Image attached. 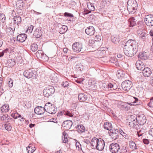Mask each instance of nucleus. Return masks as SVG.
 <instances>
[{"label":"nucleus","instance_id":"f257e3e1","mask_svg":"<svg viewBox=\"0 0 153 153\" xmlns=\"http://www.w3.org/2000/svg\"><path fill=\"white\" fill-rule=\"evenodd\" d=\"M136 42L134 39H129L126 43L123 48L124 52L128 56H132L137 51Z\"/></svg>","mask_w":153,"mask_h":153},{"label":"nucleus","instance_id":"f03ea898","mask_svg":"<svg viewBox=\"0 0 153 153\" xmlns=\"http://www.w3.org/2000/svg\"><path fill=\"white\" fill-rule=\"evenodd\" d=\"M137 4L135 0H128L127 4V8L129 13L133 14L136 11Z\"/></svg>","mask_w":153,"mask_h":153},{"label":"nucleus","instance_id":"7ed1b4c3","mask_svg":"<svg viewBox=\"0 0 153 153\" xmlns=\"http://www.w3.org/2000/svg\"><path fill=\"white\" fill-rule=\"evenodd\" d=\"M44 109L46 112L51 114H54L56 111V108H55L54 105L49 102L45 104Z\"/></svg>","mask_w":153,"mask_h":153},{"label":"nucleus","instance_id":"20e7f679","mask_svg":"<svg viewBox=\"0 0 153 153\" xmlns=\"http://www.w3.org/2000/svg\"><path fill=\"white\" fill-rule=\"evenodd\" d=\"M55 91L54 87L50 85L45 88L43 90V92L45 97H48L53 94Z\"/></svg>","mask_w":153,"mask_h":153},{"label":"nucleus","instance_id":"39448f33","mask_svg":"<svg viewBox=\"0 0 153 153\" xmlns=\"http://www.w3.org/2000/svg\"><path fill=\"white\" fill-rule=\"evenodd\" d=\"M93 2L97 3V2L95 1H93L92 2H89L87 3L88 9H86V10L84 12V14H87L94 10L96 4Z\"/></svg>","mask_w":153,"mask_h":153},{"label":"nucleus","instance_id":"423d86ee","mask_svg":"<svg viewBox=\"0 0 153 153\" xmlns=\"http://www.w3.org/2000/svg\"><path fill=\"white\" fill-rule=\"evenodd\" d=\"M110 151L112 153H117L120 151V148L119 144L116 143H113L109 146Z\"/></svg>","mask_w":153,"mask_h":153},{"label":"nucleus","instance_id":"0eeeda50","mask_svg":"<svg viewBox=\"0 0 153 153\" xmlns=\"http://www.w3.org/2000/svg\"><path fill=\"white\" fill-rule=\"evenodd\" d=\"M111 138L114 140L117 139L120 135L119 129L112 128L108 132Z\"/></svg>","mask_w":153,"mask_h":153},{"label":"nucleus","instance_id":"6e6552de","mask_svg":"<svg viewBox=\"0 0 153 153\" xmlns=\"http://www.w3.org/2000/svg\"><path fill=\"white\" fill-rule=\"evenodd\" d=\"M36 74L35 72L31 69H29L25 70L23 74L24 76L27 78H32L33 79L36 78Z\"/></svg>","mask_w":153,"mask_h":153},{"label":"nucleus","instance_id":"1a4fd4ad","mask_svg":"<svg viewBox=\"0 0 153 153\" xmlns=\"http://www.w3.org/2000/svg\"><path fill=\"white\" fill-rule=\"evenodd\" d=\"M132 86V82L129 80H126L123 82L121 87L124 91H128Z\"/></svg>","mask_w":153,"mask_h":153},{"label":"nucleus","instance_id":"9d476101","mask_svg":"<svg viewBox=\"0 0 153 153\" xmlns=\"http://www.w3.org/2000/svg\"><path fill=\"white\" fill-rule=\"evenodd\" d=\"M136 119L137 121L138 124L141 126L143 125L146 121V117L143 114H138L136 117Z\"/></svg>","mask_w":153,"mask_h":153},{"label":"nucleus","instance_id":"9b49d317","mask_svg":"<svg viewBox=\"0 0 153 153\" xmlns=\"http://www.w3.org/2000/svg\"><path fill=\"white\" fill-rule=\"evenodd\" d=\"M145 24L148 26H153V15H149L146 16L144 19Z\"/></svg>","mask_w":153,"mask_h":153},{"label":"nucleus","instance_id":"f8f14e48","mask_svg":"<svg viewBox=\"0 0 153 153\" xmlns=\"http://www.w3.org/2000/svg\"><path fill=\"white\" fill-rule=\"evenodd\" d=\"M118 107L123 110L127 111L130 109V106L127 104L126 102H120L117 103Z\"/></svg>","mask_w":153,"mask_h":153},{"label":"nucleus","instance_id":"ddd939ff","mask_svg":"<svg viewBox=\"0 0 153 153\" xmlns=\"http://www.w3.org/2000/svg\"><path fill=\"white\" fill-rule=\"evenodd\" d=\"M73 124L72 122L70 120L65 121L62 123V126L64 128V129L68 130Z\"/></svg>","mask_w":153,"mask_h":153},{"label":"nucleus","instance_id":"4468645a","mask_svg":"<svg viewBox=\"0 0 153 153\" xmlns=\"http://www.w3.org/2000/svg\"><path fill=\"white\" fill-rule=\"evenodd\" d=\"M97 144V149L99 151H101L103 149L105 144V142L103 139L99 138Z\"/></svg>","mask_w":153,"mask_h":153},{"label":"nucleus","instance_id":"2eb2a0df","mask_svg":"<svg viewBox=\"0 0 153 153\" xmlns=\"http://www.w3.org/2000/svg\"><path fill=\"white\" fill-rule=\"evenodd\" d=\"M95 32L94 27L92 26H90L86 28L85 30V32L86 34L89 36L93 35Z\"/></svg>","mask_w":153,"mask_h":153},{"label":"nucleus","instance_id":"dca6fc26","mask_svg":"<svg viewBox=\"0 0 153 153\" xmlns=\"http://www.w3.org/2000/svg\"><path fill=\"white\" fill-rule=\"evenodd\" d=\"M99 140V138L98 139L95 137H94L92 139L90 142L91 146L92 149H97V144Z\"/></svg>","mask_w":153,"mask_h":153},{"label":"nucleus","instance_id":"f3484780","mask_svg":"<svg viewBox=\"0 0 153 153\" xmlns=\"http://www.w3.org/2000/svg\"><path fill=\"white\" fill-rule=\"evenodd\" d=\"M45 111L44 108L42 106H38L36 107L34 110L35 113L38 115H41L43 114Z\"/></svg>","mask_w":153,"mask_h":153},{"label":"nucleus","instance_id":"a211bd4d","mask_svg":"<svg viewBox=\"0 0 153 153\" xmlns=\"http://www.w3.org/2000/svg\"><path fill=\"white\" fill-rule=\"evenodd\" d=\"M27 38V36L26 34H21L17 36L16 39L19 42H23Z\"/></svg>","mask_w":153,"mask_h":153},{"label":"nucleus","instance_id":"6ab92c4d","mask_svg":"<svg viewBox=\"0 0 153 153\" xmlns=\"http://www.w3.org/2000/svg\"><path fill=\"white\" fill-rule=\"evenodd\" d=\"M42 29L41 27H39L36 29L33 35L36 38H39L42 36Z\"/></svg>","mask_w":153,"mask_h":153},{"label":"nucleus","instance_id":"aec40b11","mask_svg":"<svg viewBox=\"0 0 153 153\" xmlns=\"http://www.w3.org/2000/svg\"><path fill=\"white\" fill-rule=\"evenodd\" d=\"M142 71L143 76L145 77H149L152 74V71L150 68L148 67L144 68Z\"/></svg>","mask_w":153,"mask_h":153},{"label":"nucleus","instance_id":"412c9836","mask_svg":"<svg viewBox=\"0 0 153 153\" xmlns=\"http://www.w3.org/2000/svg\"><path fill=\"white\" fill-rule=\"evenodd\" d=\"M87 96L83 93L79 94L78 96V99L80 102H84L87 100Z\"/></svg>","mask_w":153,"mask_h":153},{"label":"nucleus","instance_id":"4be33fe9","mask_svg":"<svg viewBox=\"0 0 153 153\" xmlns=\"http://www.w3.org/2000/svg\"><path fill=\"white\" fill-rule=\"evenodd\" d=\"M136 68L138 70L143 71L145 68V66L142 62L140 61H137L135 64Z\"/></svg>","mask_w":153,"mask_h":153},{"label":"nucleus","instance_id":"5701e85b","mask_svg":"<svg viewBox=\"0 0 153 153\" xmlns=\"http://www.w3.org/2000/svg\"><path fill=\"white\" fill-rule=\"evenodd\" d=\"M138 58L141 59L145 60L148 58V53L146 52H140L138 55Z\"/></svg>","mask_w":153,"mask_h":153},{"label":"nucleus","instance_id":"b1692460","mask_svg":"<svg viewBox=\"0 0 153 153\" xmlns=\"http://www.w3.org/2000/svg\"><path fill=\"white\" fill-rule=\"evenodd\" d=\"M131 101L133 103L134 106L139 105L141 103V101L135 97H131Z\"/></svg>","mask_w":153,"mask_h":153},{"label":"nucleus","instance_id":"393cba45","mask_svg":"<svg viewBox=\"0 0 153 153\" xmlns=\"http://www.w3.org/2000/svg\"><path fill=\"white\" fill-rule=\"evenodd\" d=\"M59 32L60 34H63L66 32L68 30V27L65 25H60L59 26Z\"/></svg>","mask_w":153,"mask_h":153},{"label":"nucleus","instance_id":"a878e982","mask_svg":"<svg viewBox=\"0 0 153 153\" xmlns=\"http://www.w3.org/2000/svg\"><path fill=\"white\" fill-rule=\"evenodd\" d=\"M129 125L132 127H133L137 129L138 130L139 128V126L138 125V122L137 120H133L131 122L129 123Z\"/></svg>","mask_w":153,"mask_h":153},{"label":"nucleus","instance_id":"bb28decb","mask_svg":"<svg viewBox=\"0 0 153 153\" xmlns=\"http://www.w3.org/2000/svg\"><path fill=\"white\" fill-rule=\"evenodd\" d=\"M85 131V128L82 125H77V132L81 134L84 132Z\"/></svg>","mask_w":153,"mask_h":153},{"label":"nucleus","instance_id":"cd10ccee","mask_svg":"<svg viewBox=\"0 0 153 153\" xmlns=\"http://www.w3.org/2000/svg\"><path fill=\"white\" fill-rule=\"evenodd\" d=\"M13 22L15 24L18 25L21 23L22 20L21 17L19 16H15L13 19Z\"/></svg>","mask_w":153,"mask_h":153},{"label":"nucleus","instance_id":"c85d7f7f","mask_svg":"<svg viewBox=\"0 0 153 153\" xmlns=\"http://www.w3.org/2000/svg\"><path fill=\"white\" fill-rule=\"evenodd\" d=\"M84 50L83 49L82 44V41L77 42V53L80 51L82 53Z\"/></svg>","mask_w":153,"mask_h":153},{"label":"nucleus","instance_id":"c756f323","mask_svg":"<svg viewBox=\"0 0 153 153\" xmlns=\"http://www.w3.org/2000/svg\"><path fill=\"white\" fill-rule=\"evenodd\" d=\"M36 149L35 147L31 146L30 144L26 148V150L28 153H33Z\"/></svg>","mask_w":153,"mask_h":153},{"label":"nucleus","instance_id":"7c9ffc66","mask_svg":"<svg viewBox=\"0 0 153 153\" xmlns=\"http://www.w3.org/2000/svg\"><path fill=\"white\" fill-rule=\"evenodd\" d=\"M138 32L139 31H138L137 33L140 34V37L141 39L143 41L146 40L147 38H148V36H149L148 34L144 32H142L140 33H139Z\"/></svg>","mask_w":153,"mask_h":153},{"label":"nucleus","instance_id":"2f4dec72","mask_svg":"<svg viewBox=\"0 0 153 153\" xmlns=\"http://www.w3.org/2000/svg\"><path fill=\"white\" fill-rule=\"evenodd\" d=\"M103 126L104 128L107 130H109V131L111 130L112 128V124L109 123H105Z\"/></svg>","mask_w":153,"mask_h":153},{"label":"nucleus","instance_id":"473e14b6","mask_svg":"<svg viewBox=\"0 0 153 153\" xmlns=\"http://www.w3.org/2000/svg\"><path fill=\"white\" fill-rule=\"evenodd\" d=\"M83 70V65L80 62L77 63V72L79 73H82Z\"/></svg>","mask_w":153,"mask_h":153},{"label":"nucleus","instance_id":"72a5a7b5","mask_svg":"<svg viewBox=\"0 0 153 153\" xmlns=\"http://www.w3.org/2000/svg\"><path fill=\"white\" fill-rule=\"evenodd\" d=\"M128 22L129 23L130 26L131 27H133L136 24V19L134 17L130 18L128 19Z\"/></svg>","mask_w":153,"mask_h":153},{"label":"nucleus","instance_id":"f704fd0d","mask_svg":"<svg viewBox=\"0 0 153 153\" xmlns=\"http://www.w3.org/2000/svg\"><path fill=\"white\" fill-rule=\"evenodd\" d=\"M15 64V61L12 59H8L7 61V65L10 67H12Z\"/></svg>","mask_w":153,"mask_h":153},{"label":"nucleus","instance_id":"c9c22d12","mask_svg":"<svg viewBox=\"0 0 153 153\" xmlns=\"http://www.w3.org/2000/svg\"><path fill=\"white\" fill-rule=\"evenodd\" d=\"M111 40L112 42L114 44H117L118 43L120 40L118 36H112L111 37Z\"/></svg>","mask_w":153,"mask_h":153},{"label":"nucleus","instance_id":"e433bc0d","mask_svg":"<svg viewBox=\"0 0 153 153\" xmlns=\"http://www.w3.org/2000/svg\"><path fill=\"white\" fill-rule=\"evenodd\" d=\"M1 109L4 112L6 113L9 111V106L8 105L4 104L1 107Z\"/></svg>","mask_w":153,"mask_h":153},{"label":"nucleus","instance_id":"4c0bfd02","mask_svg":"<svg viewBox=\"0 0 153 153\" xmlns=\"http://www.w3.org/2000/svg\"><path fill=\"white\" fill-rule=\"evenodd\" d=\"M38 45L35 43L32 44L30 46L31 50L33 52H35L38 49Z\"/></svg>","mask_w":153,"mask_h":153},{"label":"nucleus","instance_id":"58836bf2","mask_svg":"<svg viewBox=\"0 0 153 153\" xmlns=\"http://www.w3.org/2000/svg\"><path fill=\"white\" fill-rule=\"evenodd\" d=\"M63 114H64V115L69 117H74H74L76 116L75 115H74V114H73L72 113H71L68 111H64L63 113Z\"/></svg>","mask_w":153,"mask_h":153},{"label":"nucleus","instance_id":"ea45409f","mask_svg":"<svg viewBox=\"0 0 153 153\" xmlns=\"http://www.w3.org/2000/svg\"><path fill=\"white\" fill-rule=\"evenodd\" d=\"M5 129L8 131H10L12 128V126L9 123H7L4 125Z\"/></svg>","mask_w":153,"mask_h":153},{"label":"nucleus","instance_id":"a19ab883","mask_svg":"<svg viewBox=\"0 0 153 153\" xmlns=\"http://www.w3.org/2000/svg\"><path fill=\"white\" fill-rule=\"evenodd\" d=\"M72 51H71L72 53L73 54H76V42L74 43L72 45Z\"/></svg>","mask_w":153,"mask_h":153},{"label":"nucleus","instance_id":"79ce46f5","mask_svg":"<svg viewBox=\"0 0 153 153\" xmlns=\"http://www.w3.org/2000/svg\"><path fill=\"white\" fill-rule=\"evenodd\" d=\"M43 52L41 50H38L36 53V57L39 59H40Z\"/></svg>","mask_w":153,"mask_h":153},{"label":"nucleus","instance_id":"37998d69","mask_svg":"<svg viewBox=\"0 0 153 153\" xmlns=\"http://www.w3.org/2000/svg\"><path fill=\"white\" fill-rule=\"evenodd\" d=\"M145 133V130L143 129H140L137 130V134L139 137L143 135Z\"/></svg>","mask_w":153,"mask_h":153},{"label":"nucleus","instance_id":"c03bdc74","mask_svg":"<svg viewBox=\"0 0 153 153\" xmlns=\"http://www.w3.org/2000/svg\"><path fill=\"white\" fill-rule=\"evenodd\" d=\"M11 116L15 119H16L18 117H21V115L19 114L17 112H15L11 114Z\"/></svg>","mask_w":153,"mask_h":153},{"label":"nucleus","instance_id":"a18cd8bd","mask_svg":"<svg viewBox=\"0 0 153 153\" xmlns=\"http://www.w3.org/2000/svg\"><path fill=\"white\" fill-rule=\"evenodd\" d=\"M117 74L118 77H123L125 75L124 72L121 70L118 71Z\"/></svg>","mask_w":153,"mask_h":153},{"label":"nucleus","instance_id":"49530a36","mask_svg":"<svg viewBox=\"0 0 153 153\" xmlns=\"http://www.w3.org/2000/svg\"><path fill=\"white\" fill-rule=\"evenodd\" d=\"M143 22L142 21H139L135 25L138 28V29H140L143 26Z\"/></svg>","mask_w":153,"mask_h":153},{"label":"nucleus","instance_id":"de8ad7c7","mask_svg":"<svg viewBox=\"0 0 153 153\" xmlns=\"http://www.w3.org/2000/svg\"><path fill=\"white\" fill-rule=\"evenodd\" d=\"M40 59H42V60H44L45 61H47L48 59V57L43 53Z\"/></svg>","mask_w":153,"mask_h":153},{"label":"nucleus","instance_id":"09e8293b","mask_svg":"<svg viewBox=\"0 0 153 153\" xmlns=\"http://www.w3.org/2000/svg\"><path fill=\"white\" fill-rule=\"evenodd\" d=\"M102 39L101 36L99 35H96L94 38V40L96 42H99Z\"/></svg>","mask_w":153,"mask_h":153},{"label":"nucleus","instance_id":"8fccbe9b","mask_svg":"<svg viewBox=\"0 0 153 153\" xmlns=\"http://www.w3.org/2000/svg\"><path fill=\"white\" fill-rule=\"evenodd\" d=\"M8 84L10 88H11L13 86V80L11 78H10L8 79Z\"/></svg>","mask_w":153,"mask_h":153},{"label":"nucleus","instance_id":"3c124183","mask_svg":"<svg viewBox=\"0 0 153 153\" xmlns=\"http://www.w3.org/2000/svg\"><path fill=\"white\" fill-rule=\"evenodd\" d=\"M114 86L111 83H109L108 84V88L112 90H115V88H114Z\"/></svg>","mask_w":153,"mask_h":153},{"label":"nucleus","instance_id":"603ef678","mask_svg":"<svg viewBox=\"0 0 153 153\" xmlns=\"http://www.w3.org/2000/svg\"><path fill=\"white\" fill-rule=\"evenodd\" d=\"M8 115L7 114H3V115L1 116V120L2 121H6L7 117H8Z\"/></svg>","mask_w":153,"mask_h":153},{"label":"nucleus","instance_id":"864d4df0","mask_svg":"<svg viewBox=\"0 0 153 153\" xmlns=\"http://www.w3.org/2000/svg\"><path fill=\"white\" fill-rule=\"evenodd\" d=\"M33 28V26L32 25H30V27H28L27 31H28V33H30L32 32Z\"/></svg>","mask_w":153,"mask_h":153},{"label":"nucleus","instance_id":"5fc2aeb1","mask_svg":"<svg viewBox=\"0 0 153 153\" xmlns=\"http://www.w3.org/2000/svg\"><path fill=\"white\" fill-rule=\"evenodd\" d=\"M62 85L64 87H66L68 85V83L66 81L63 82L62 84Z\"/></svg>","mask_w":153,"mask_h":153},{"label":"nucleus","instance_id":"6e6d98bb","mask_svg":"<svg viewBox=\"0 0 153 153\" xmlns=\"http://www.w3.org/2000/svg\"><path fill=\"white\" fill-rule=\"evenodd\" d=\"M64 16H67V17H72L73 16V15L70 13H68L67 12H65L64 14Z\"/></svg>","mask_w":153,"mask_h":153},{"label":"nucleus","instance_id":"4d7b16f0","mask_svg":"<svg viewBox=\"0 0 153 153\" xmlns=\"http://www.w3.org/2000/svg\"><path fill=\"white\" fill-rule=\"evenodd\" d=\"M77 148H78V150L79 151H82L81 145L80 144V143L77 141Z\"/></svg>","mask_w":153,"mask_h":153},{"label":"nucleus","instance_id":"13d9d810","mask_svg":"<svg viewBox=\"0 0 153 153\" xmlns=\"http://www.w3.org/2000/svg\"><path fill=\"white\" fill-rule=\"evenodd\" d=\"M143 143L146 144H148L149 143V141L148 139H144L143 140Z\"/></svg>","mask_w":153,"mask_h":153},{"label":"nucleus","instance_id":"bf43d9fd","mask_svg":"<svg viewBox=\"0 0 153 153\" xmlns=\"http://www.w3.org/2000/svg\"><path fill=\"white\" fill-rule=\"evenodd\" d=\"M9 30H10V33L11 35H12L14 33L15 30L14 28H12L11 27H10L9 28Z\"/></svg>","mask_w":153,"mask_h":153},{"label":"nucleus","instance_id":"052dcab7","mask_svg":"<svg viewBox=\"0 0 153 153\" xmlns=\"http://www.w3.org/2000/svg\"><path fill=\"white\" fill-rule=\"evenodd\" d=\"M95 40L93 39L90 40H89V44L90 46L91 45V44H94L95 43Z\"/></svg>","mask_w":153,"mask_h":153},{"label":"nucleus","instance_id":"680f3d73","mask_svg":"<svg viewBox=\"0 0 153 153\" xmlns=\"http://www.w3.org/2000/svg\"><path fill=\"white\" fill-rule=\"evenodd\" d=\"M68 138L66 137H63V136H62V140L63 142L65 143H66L68 142Z\"/></svg>","mask_w":153,"mask_h":153},{"label":"nucleus","instance_id":"e2e57ef3","mask_svg":"<svg viewBox=\"0 0 153 153\" xmlns=\"http://www.w3.org/2000/svg\"><path fill=\"white\" fill-rule=\"evenodd\" d=\"M149 134L151 136L153 137V128H152L149 131Z\"/></svg>","mask_w":153,"mask_h":153},{"label":"nucleus","instance_id":"0e129e2a","mask_svg":"<svg viewBox=\"0 0 153 153\" xmlns=\"http://www.w3.org/2000/svg\"><path fill=\"white\" fill-rule=\"evenodd\" d=\"M101 88L103 89H105L106 88H108V85L105 83L103 84Z\"/></svg>","mask_w":153,"mask_h":153},{"label":"nucleus","instance_id":"69168bd1","mask_svg":"<svg viewBox=\"0 0 153 153\" xmlns=\"http://www.w3.org/2000/svg\"><path fill=\"white\" fill-rule=\"evenodd\" d=\"M83 80L82 78H77V83H81Z\"/></svg>","mask_w":153,"mask_h":153},{"label":"nucleus","instance_id":"338daca9","mask_svg":"<svg viewBox=\"0 0 153 153\" xmlns=\"http://www.w3.org/2000/svg\"><path fill=\"white\" fill-rule=\"evenodd\" d=\"M6 121L8 122L7 123L10 122H11L12 121H13L14 122V120H13L12 118H10L9 116H8V117H7Z\"/></svg>","mask_w":153,"mask_h":153},{"label":"nucleus","instance_id":"774afa93","mask_svg":"<svg viewBox=\"0 0 153 153\" xmlns=\"http://www.w3.org/2000/svg\"><path fill=\"white\" fill-rule=\"evenodd\" d=\"M63 137H66V138H68V135L67 134V133L65 131H64L63 132Z\"/></svg>","mask_w":153,"mask_h":153}]
</instances>
